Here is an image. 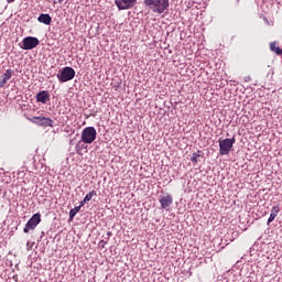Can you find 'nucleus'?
Masks as SVG:
<instances>
[{"instance_id": "nucleus-1", "label": "nucleus", "mask_w": 282, "mask_h": 282, "mask_svg": "<svg viewBox=\"0 0 282 282\" xmlns=\"http://www.w3.org/2000/svg\"><path fill=\"white\" fill-rule=\"evenodd\" d=\"M143 3L154 14H164V11L169 10V6H171L169 0H143Z\"/></svg>"}, {"instance_id": "nucleus-2", "label": "nucleus", "mask_w": 282, "mask_h": 282, "mask_svg": "<svg viewBox=\"0 0 282 282\" xmlns=\"http://www.w3.org/2000/svg\"><path fill=\"white\" fill-rule=\"evenodd\" d=\"M235 142H237L235 138L219 140V154L228 155L230 151H232V147H235Z\"/></svg>"}, {"instance_id": "nucleus-3", "label": "nucleus", "mask_w": 282, "mask_h": 282, "mask_svg": "<svg viewBox=\"0 0 282 282\" xmlns=\"http://www.w3.org/2000/svg\"><path fill=\"white\" fill-rule=\"evenodd\" d=\"M96 128L87 127L82 131V142L84 144H91L96 140Z\"/></svg>"}, {"instance_id": "nucleus-4", "label": "nucleus", "mask_w": 282, "mask_h": 282, "mask_svg": "<svg viewBox=\"0 0 282 282\" xmlns=\"http://www.w3.org/2000/svg\"><path fill=\"white\" fill-rule=\"evenodd\" d=\"M74 76H76V70L69 66H66L62 69L61 74L57 75V78L59 83H67L69 80H74Z\"/></svg>"}, {"instance_id": "nucleus-5", "label": "nucleus", "mask_w": 282, "mask_h": 282, "mask_svg": "<svg viewBox=\"0 0 282 282\" xmlns=\"http://www.w3.org/2000/svg\"><path fill=\"white\" fill-rule=\"evenodd\" d=\"M41 41H39L34 36H26L22 40V45H20L21 50H34V47H39Z\"/></svg>"}, {"instance_id": "nucleus-6", "label": "nucleus", "mask_w": 282, "mask_h": 282, "mask_svg": "<svg viewBox=\"0 0 282 282\" xmlns=\"http://www.w3.org/2000/svg\"><path fill=\"white\" fill-rule=\"evenodd\" d=\"M41 224V215L34 214L26 223L25 227L23 228V232L28 234L30 230H34L36 226Z\"/></svg>"}, {"instance_id": "nucleus-7", "label": "nucleus", "mask_w": 282, "mask_h": 282, "mask_svg": "<svg viewBox=\"0 0 282 282\" xmlns=\"http://www.w3.org/2000/svg\"><path fill=\"white\" fill-rule=\"evenodd\" d=\"M138 3V0H116L115 4L117 6L118 10H131L133 6Z\"/></svg>"}, {"instance_id": "nucleus-8", "label": "nucleus", "mask_w": 282, "mask_h": 282, "mask_svg": "<svg viewBox=\"0 0 282 282\" xmlns=\"http://www.w3.org/2000/svg\"><path fill=\"white\" fill-rule=\"evenodd\" d=\"M159 202L161 204V208L166 210V208H170V206L173 205V196L169 193L162 194L159 198Z\"/></svg>"}, {"instance_id": "nucleus-9", "label": "nucleus", "mask_w": 282, "mask_h": 282, "mask_svg": "<svg viewBox=\"0 0 282 282\" xmlns=\"http://www.w3.org/2000/svg\"><path fill=\"white\" fill-rule=\"evenodd\" d=\"M30 121L35 124H41L42 127H52L54 124V120L46 117H33Z\"/></svg>"}, {"instance_id": "nucleus-10", "label": "nucleus", "mask_w": 282, "mask_h": 282, "mask_svg": "<svg viewBox=\"0 0 282 282\" xmlns=\"http://www.w3.org/2000/svg\"><path fill=\"white\" fill-rule=\"evenodd\" d=\"M37 102H42V105H46L47 100H50V93L47 90H42L36 94Z\"/></svg>"}, {"instance_id": "nucleus-11", "label": "nucleus", "mask_w": 282, "mask_h": 282, "mask_svg": "<svg viewBox=\"0 0 282 282\" xmlns=\"http://www.w3.org/2000/svg\"><path fill=\"white\" fill-rule=\"evenodd\" d=\"M10 78H12V69H7L6 73L0 78V87H6Z\"/></svg>"}, {"instance_id": "nucleus-12", "label": "nucleus", "mask_w": 282, "mask_h": 282, "mask_svg": "<svg viewBox=\"0 0 282 282\" xmlns=\"http://www.w3.org/2000/svg\"><path fill=\"white\" fill-rule=\"evenodd\" d=\"M279 213H281V207H279V205L274 206L271 209L270 217H269V219L267 221L268 226H270V224H272V221H274V219H276Z\"/></svg>"}, {"instance_id": "nucleus-13", "label": "nucleus", "mask_w": 282, "mask_h": 282, "mask_svg": "<svg viewBox=\"0 0 282 282\" xmlns=\"http://www.w3.org/2000/svg\"><path fill=\"white\" fill-rule=\"evenodd\" d=\"M39 23H44V25H51L52 17L47 13H41L37 18Z\"/></svg>"}, {"instance_id": "nucleus-14", "label": "nucleus", "mask_w": 282, "mask_h": 282, "mask_svg": "<svg viewBox=\"0 0 282 282\" xmlns=\"http://www.w3.org/2000/svg\"><path fill=\"white\" fill-rule=\"evenodd\" d=\"M270 50L276 54V56H281L282 55V50L281 47L276 46V42H271L270 43Z\"/></svg>"}, {"instance_id": "nucleus-15", "label": "nucleus", "mask_w": 282, "mask_h": 282, "mask_svg": "<svg viewBox=\"0 0 282 282\" xmlns=\"http://www.w3.org/2000/svg\"><path fill=\"white\" fill-rule=\"evenodd\" d=\"M202 155H203V152L200 150H198L197 152L192 154L191 161L194 164H197L199 162V158H202Z\"/></svg>"}, {"instance_id": "nucleus-16", "label": "nucleus", "mask_w": 282, "mask_h": 282, "mask_svg": "<svg viewBox=\"0 0 282 282\" xmlns=\"http://www.w3.org/2000/svg\"><path fill=\"white\" fill-rule=\"evenodd\" d=\"M78 213H80V206L72 208L69 210V221H72L74 219V217H76V215H78Z\"/></svg>"}, {"instance_id": "nucleus-17", "label": "nucleus", "mask_w": 282, "mask_h": 282, "mask_svg": "<svg viewBox=\"0 0 282 282\" xmlns=\"http://www.w3.org/2000/svg\"><path fill=\"white\" fill-rule=\"evenodd\" d=\"M98 194L96 193V191H91L90 193H88L86 196H85V202H91V198L93 197H96Z\"/></svg>"}, {"instance_id": "nucleus-18", "label": "nucleus", "mask_w": 282, "mask_h": 282, "mask_svg": "<svg viewBox=\"0 0 282 282\" xmlns=\"http://www.w3.org/2000/svg\"><path fill=\"white\" fill-rule=\"evenodd\" d=\"M107 246V241L100 240L99 248H105Z\"/></svg>"}, {"instance_id": "nucleus-19", "label": "nucleus", "mask_w": 282, "mask_h": 282, "mask_svg": "<svg viewBox=\"0 0 282 282\" xmlns=\"http://www.w3.org/2000/svg\"><path fill=\"white\" fill-rule=\"evenodd\" d=\"M87 203V200H85V198L79 203V206H80V208L83 207V206H85V204Z\"/></svg>"}, {"instance_id": "nucleus-20", "label": "nucleus", "mask_w": 282, "mask_h": 282, "mask_svg": "<svg viewBox=\"0 0 282 282\" xmlns=\"http://www.w3.org/2000/svg\"><path fill=\"white\" fill-rule=\"evenodd\" d=\"M28 250H32V246H30V242L26 243Z\"/></svg>"}, {"instance_id": "nucleus-21", "label": "nucleus", "mask_w": 282, "mask_h": 282, "mask_svg": "<svg viewBox=\"0 0 282 282\" xmlns=\"http://www.w3.org/2000/svg\"><path fill=\"white\" fill-rule=\"evenodd\" d=\"M17 0H7V3H14Z\"/></svg>"}, {"instance_id": "nucleus-22", "label": "nucleus", "mask_w": 282, "mask_h": 282, "mask_svg": "<svg viewBox=\"0 0 282 282\" xmlns=\"http://www.w3.org/2000/svg\"><path fill=\"white\" fill-rule=\"evenodd\" d=\"M78 155H80V150H77Z\"/></svg>"}, {"instance_id": "nucleus-23", "label": "nucleus", "mask_w": 282, "mask_h": 282, "mask_svg": "<svg viewBox=\"0 0 282 282\" xmlns=\"http://www.w3.org/2000/svg\"><path fill=\"white\" fill-rule=\"evenodd\" d=\"M64 0H58L59 3H63Z\"/></svg>"}]
</instances>
